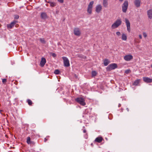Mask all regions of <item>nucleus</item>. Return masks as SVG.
Masks as SVG:
<instances>
[{
	"label": "nucleus",
	"instance_id": "obj_24",
	"mask_svg": "<svg viewBox=\"0 0 152 152\" xmlns=\"http://www.w3.org/2000/svg\"><path fill=\"white\" fill-rule=\"evenodd\" d=\"M40 42L43 44H45L46 43L45 41L44 38H40L39 39Z\"/></svg>",
	"mask_w": 152,
	"mask_h": 152
},
{
	"label": "nucleus",
	"instance_id": "obj_2",
	"mask_svg": "<svg viewBox=\"0 0 152 152\" xmlns=\"http://www.w3.org/2000/svg\"><path fill=\"white\" fill-rule=\"evenodd\" d=\"M94 4L93 1H91L88 5L87 11L89 14L91 15L92 13L93 6Z\"/></svg>",
	"mask_w": 152,
	"mask_h": 152
},
{
	"label": "nucleus",
	"instance_id": "obj_26",
	"mask_svg": "<svg viewBox=\"0 0 152 152\" xmlns=\"http://www.w3.org/2000/svg\"><path fill=\"white\" fill-rule=\"evenodd\" d=\"M54 73L56 75H58L60 74V72L58 70L56 69L55 70Z\"/></svg>",
	"mask_w": 152,
	"mask_h": 152
},
{
	"label": "nucleus",
	"instance_id": "obj_34",
	"mask_svg": "<svg viewBox=\"0 0 152 152\" xmlns=\"http://www.w3.org/2000/svg\"><path fill=\"white\" fill-rule=\"evenodd\" d=\"M58 1L61 3H63L64 2V0H58Z\"/></svg>",
	"mask_w": 152,
	"mask_h": 152
},
{
	"label": "nucleus",
	"instance_id": "obj_4",
	"mask_svg": "<svg viewBox=\"0 0 152 152\" xmlns=\"http://www.w3.org/2000/svg\"><path fill=\"white\" fill-rule=\"evenodd\" d=\"M75 101L82 105L84 106L86 104L85 100L82 97L77 98L75 99Z\"/></svg>",
	"mask_w": 152,
	"mask_h": 152
},
{
	"label": "nucleus",
	"instance_id": "obj_8",
	"mask_svg": "<svg viewBox=\"0 0 152 152\" xmlns=\"http://www.w3.org/2000/svg\"><path fill=\"white\" fill-rule=\"evenodd\" d=\"M102 6L100 4L97 5L95 7V11L97 13H99L102 10Z\"/></svg>",
	"mask_w": 152,
	"mask_h": 152
},
{
	"label": "nucleus",
	"instance_id": "obj_40",
	"mask_svg": "<svg viewBox=\"0 0 152 152\" xmlns=\"http://www.w3.org/2000/svg\"><path fill=\"white\" fill-rule=\"evenodd\" d=\"M119 0L120 2H122L124 0Z\"/></svg>",
	"mask_w": 152,
	"mask_h": 152
},
{
	"label": "nucleus",
	"instance_id": "obj_25",
	"mask_svg": "<svg viewBox=\"0 0 152 152\" xmlns=\"http://www.w3.org/2000/svg\"><path fill=\"white\" fill-rule=\"evenodd\" d=\"M97 74L96 72L95 71H93L92 72V77H94Z\"/></svg>",
	"mask_w": 152,
	"mask_h": 152
},
{
	"label": "nucleus",
	"instance_id": "obj_38",
	"mask_svg": "<svg viewBox=\"0 0 152 152\" xmlns=\"http://www.w3.org/2000/svg\"><path fill=\"white\" fill-rule=\"evenodd\" d=\"M47 139H46V138H45V139H44V141L45 142L47 140Z\"/></svg>",
	"mask_w": 152,
	"mask_h": 152
},
{
	"label": "nucleus",
	"instance_id": "obj_32",
	"mask_svg": "<svg viewBox=\"0 0 152 152\" xmlns=\"http://www.w3.org/2000/svg\"><path fill=\"white\" fill-rule=\"evenodd\" d=\"M116 34L119 36H120L121 35V33L119 31H117L116 33Z\"/></svg>",
	"mask_w": 152,
	"mask_h": 152
},
{
	"label": "nucleus",
	"instance_id": "obj_27",
	"mask_svg": "<svg viewBox=\"0 0 152 152\" xmlns=\"http://www.w3.org/2000/svg\"><path fill=\"white\" fill-rule=\"evenodd\" d=\"M27 102L28 103V104L29 105H31L32 104V102L31 101L30 99H28L27 100Z\"/></svg>",
	"mask_w": 152,
	"mask_h": 152
},
{
	"label": "nucleus",
	"instance_id": "obj_23",
	"mask_svg": "<svg viewBox=\"0 0 152 152\" xmlns=\"http://www.w3.org/2000/svg\"><path fill=\"white\" fill-rule=\"evenodd\" d=\"M31 141L30 137H28L26 139V142L28 144H30Z\"/></svg>",
	"mask_w": 152,
	"mask_h": 152
},
{
	"label": "nucleus",
	"instance_id": "obj_19",
	"mask_svg": "<svg viewBox=\"0 0 152 152\" xmlns=\"http://www.w3.org/2000/svg\"><path fill=\"white\" fill-rule=\"evenodd\" d=\"M110 63V61L107 59H105L104 61V64L105 66H107Z\"/></svg>",
	"mask_w": 152,
	"mask_h": 152
},
{
	"label": "nucleus",
	"instance_id": "obj_35",
	"mask_svg": "<svg viewBox=\"0 0 152 152\" xmlns=\"http://www.w3.org/2000/svg\"><path fill=\"white\" fill-rule=\"evenodd\" d=\"M31 144H35V142H34V141H31Z\"/></svg>",
	"mask_w": 152,
	"mask_h": 152
},
{
	"label": "nucleus",
	"instance_id": "obj_37",
	"mask_svg": "<svg viewBox=\"0 0 152 152\" xmlns=\"http://www.w3.org/2000/svg\"><path fill=\"white\" fill-rule=\"evenodd\" d=\"M86 130L85 129H84L83 130V132L84 133H86Z\"/></svg>",
	"mask_w": 152,
	"mask_h": 152
},
{
	"label": "nucleus",
	"instance_id": "obj_22",
	"mask_svg": "<svg viewBox=\"0 0 152 152\" xmlns=\"http://www.w3.org/2000/svg\"><path fill=\"white\" fill-rule=\"evenodd\" d=\"M48 3L50 4V6L52 7H54L56 5V3L54 2L50 1Z\"/></svg>",
	"mask_w": 152,
	"mask_h": 152
},
{
	"label": "nucleus",
	"instance_id": "obj_36",
	"mask_svg": "<svg viewBox=\"0 0 152 152\" xmlns=\"http://www.w3.org/2000/svg\"><path fill=\"white\" fill-rule=\"evenodd\" d=\"M139 38L140 39H142V35L141 34H140L139 35Z\"/></svg>",
	"mask_w": 152,
	"mask_h": 152
},
{
	"label": "nucleus",
	"instance_id": "obj_7",
	"mask_svg": "<svg viewBox=\"0 0 152 152\" xmlns=\"http://www.w3.org/2000/svg\"><path fill=\"white\" fill-rule=\"evenodd\" d=\"M125 22L126 24L127 31L130 32V23L129 20L127 18L125 19Z\"/></svg>",
	"mask_w": 152,
	"mask_h": 152
},
{
	"label": "nucleus",
	"instance_id": "obj_10",
	"mask_svg": "<svg viewBox=\"0 0 152 152\" xmlns=\"http://www.w3.org/2000/svg\"><path fill=\"white\" fill-rule=\"evenodd\" d=\"M74 34L76 36H79L80 34V32L78 28H75L74 29Z\"/></svg>",
	"mask_w": 152,
	"mask_h": 152
},
{
	"label": "nucleus",
	"instance_id": "obj_16",
	"mask_svg": "<svg viewBox=\"0 0 152 152\" xmlns=\"http://www.w3.org/2000/svg\"><path fill=\"white\" fill-rule=\"evenodd\" d=\"M102 140L103 138L102 137H97L96 138L95 141L99 143H100L102 142Z\"/></svg>",
	"mask_w": 152,
	"mask_h": 152
},
{
	"label": "nucleus",
	"instance_id": "obj_17",
	"mask_svg": "<svg viewBox=\"0 0 152 152\" xmlns=\"http://www.w3.org/2000/svg\"><path fill=\"white\" fill-rule=\"evenodd\" d=\"M108 1L107 0H103V5L105 7H107L108 4Z\"/></svg>",
	"mask_w": 152,
	"mask_h": 152
},
{
	"label": "nucleus",
	"instance_id": "obj_15",
	"mask_svg": "<svg viewBox=\"0 0 152 152\" xmlns=\"http://www.w3.org/2000/svg\"><path fill=\"white\" fill-rule=\"evenodd\" d=\"M46 63V60L45 58L43 57L42 58H41V60L40 62V65L41 66H43Z\"/></svg>",
	"mask_w": 152,
	"mask_h": 152
},
{
	"label": "nucleus",
	"instance_id": "obj_12",
	"mask_svg": "<svg viewBox=\"0 0 152 152\" xmlns=\"http://www.w3.org/2000/svg\"><path fill=\"white\" fill-rule=\"evenodd\" d=\"M140 0H135L134 1V4L137 7H139L140 6Z\"/></svg>",
	"mask_w": 152,
	"mask_h": 152
},
{
	"label": "nucleus",
	"instance_id": "obj_1",
	"mask_svg": "<svg viewBox=\"0 0 152 152\" xmlns=\"http://www.w3.org/2000/svg\"><path fill=\"white\" fill-rule=\"evenodd\" d=\"M122 23L121 19H117L115 22L112 25L111 28L114 29L118 28Z\"/></svg>",
	"mask_w": 152,
	"mask_h": 152
},
{
	"label": "nucleus",
	"instance_id": "obj_9",
	"mask_svg": "<svg viewBox=\"0 0 152 152\" xmlns=\"http://www.w3.org/2000/svg\"><path fill=\"white\" fill-rule=\"evenodd\" d=\"M124 58L125 60L126 61H129L133 59V56L129 54L124 56Z\"/></svg>",
	"mask_w": 152,
	"mask_h": 152
},
{
	"label": "nucleus",
	"instance_id": "obj_13",
	"mask_svg": "<svg viewBox=\"0 0 152 152\" xmlns=\"http://www.w3.org/2000/svg\"><path fill=\"white\" fill-rule=\"evenodd\" d=\"M17 23V21H14L11 23L10 24H8L7 25V27L8 28H11L14 26V25Z\"/></svg>",
	"mask_w": 152,
	"mask_h": 152
},
{
	"label": "nucleus",
	"instance_id": "obj_20",
	"mask_svg": "<svg viewBox=\"0 0 152 152\" xmlns=\"http://www.w3.org/2000/svg\"><path fill=\"white\" fill-rule=\"evenodd\" d=\"M41 17L42 19H45L47 18V15L46 13L42 12L41 14Z\"/></svg>",
	"mask_w": 152,
	"mask_h": 152
},
{
	"label": "nucleus",
	"instance_id": "obj_30",
	"mask_svg": "<svg viewBox=\"0 0 152 152\" xmlns=\"http://www.w3.org/2000/svg\"><path fill=\"white\" fill-rule=\"evenodd\" d=\"M130 72V70L129 69L125 71V73L126 74H128Z\"/></svg>",
	"mask_w": 152,
	"mask_h": 152
},
{
	"label": "nucleus",
	"instance_id": "obj_33",
	"mask_svg": "<svg viewBox=\"0 0 152 152\" xmlns=\"http://www.w3.org/2000/svg\"><path fill=\"white\" fill-rule=\"evenodd\" d=\"M52 56L53 57H55L56 56V55L55 53H53L52 54Z\"/></svg>",
	"mask_w": 152,
	"mask_h": 152
},
{
	"label": "nucleus",
	"instance_id": "obj_11",
	"mask_svg": "<svg viewBox=\"0 0 152 152\" xmlns=\"http://www.w3.org/2000/svg\"><path fill=\"white\" fill-rule=\"evenodd\" d=\"M143 81L146 83H150L152 82V79L148 77H144L143 78Z\"/></svg>",
	"mask_w": 152,
	"mask_h": 152
},
{
	"label": "nucleus",
	"instance_id": "obj_14",
	"mask_svg": "<svg viewBox=\"0 0 152 152\" xmlns=\"http://www.w3.org/2000/svg\"><path fill=\"white\" fill-rule=\"evenodd\" d=\"M148 18L150 19H152V9H150L147 11Z\"/></svg>",
	"mask_w": 152,
	"mask_h": 152
},
{
	"label": "nucleus",
	"instance_id": "obj_39",
	"mask_svg": "<svg viewBox=\"0 0 152 152\" xmlns=\"http://www.w3.org/2000/svg\"><path fill=\"white\" fill-rule=\"evenodd\" d=\"M126 110H127L128 111H129V109L128 108H127L126 109Z\"/></svg>",
	"mask_w": 152,
	"mask_h": 152
},
{
	"label": "nucleus",
	"instance_id": "obj_18",
	"mask_svg": "<svg viewBox=\"0 0 152 152\" xmlns=\"http://www.w3.org/2000/svg\"><path fill=\"white\" fill-rule=\"evenodd\" d=\"M140 79H138L135 80L133 83V85L134 86H137L138 84H139V83L140 82Z\"/></svg>",
	"mask_w": 152,
	"mask_h": 152
},
{
	"label": "nucleus",
	"instance_id": "obj_5",
	"mask_svg": "<svg viewBox=\"0 0 152 152\" xmlns=\"http://www.w3.org/2000/svg\"><path fill=\"white\" fill-rule=\"evenodd\" d=\"M117 67V65L116 64L113 63L109 65L106 68L107 71H110L114 69Z\"/></svg>",
	"mask_w": 152,
	"mask_h": 152
},
{
	"label": "nucleus",
	"instance_id": "obj_28",
	"mask_svg": "<svg viewBox=\"0 0 152 152\" xmlns=\"http://www.w3.org/2000/svg\"><path fill=\"white\" fill-rule=\"evenodd\" d=\"M7 81V79H2V82L3 83L5 84Z\"/></svg>",
	"mask_w": 152,
	"mask_h": 152
},
{
	"label": "nucleus",
	"instance_id": "obj_41",
	"mask_svg": "<svg viewBox=\"0 0 152 152\" xmlns=\"http://www.w3.org/2000/svg\"><path fill=\"white\" fill-rule=\"evenodd\" d=\"M120 104H119V107H120Z\"/></svg>",
	"mask_w": 152,
	"mask_h": 152
},
{
	"label": "nucleus",
	"instance_id": "obj_6",
	"mask_svg": "<svg viewBox=\"0 0 152 152\" xmlns=\"http://www.w3.org/2000/svg\"><path fill=\"white\" fill-rule=\"evenodd\" d=\"M62 58L64 61V66L65 67H68L70 66L69 61L68 58L65 57H62Z\"/></svg>",
	"mask_w": 152,
	"mask_h": 152
},
{
	"label": "nucleus",
	"instance_id": "obj_29",
	"mask_svg": "<svg viewBox=\"0 0 152 152\" xmlns=\"http://www.w3.org/2000/svg\"><path fill=\"white\" fill-rule=\"evenodd\" d=\"M19 16L18 15H15L14 16V18L15 19H18L19 18Z\"/></svg>",
	"mask_w": 152,
	"mask_h": 152
},
{
	"label": "nucleus",
	"instance_id": "obj_31",
	"mask_svg": "<svg viewBox=\"0 0 152 152\" xmlns=\"http://www.w3.org/2000/svg\"><path fill=\"white\" fill-rule=\"evenodd\" d=\"M143 35L144 37H146L147 36V34L145 32L143 33Z\"/></svg>",
	"mask_w": 152,
	"mask_h": 152
},
{
	"label": "nucleus",
	"instance_id": "obj_3",
	"mask_svg": "<svg viewBox=\"0 0 152 152\" xmlns=\"http://www.w3.org/2000/svg\"><path fill=\"white\" fill-rule=\"evenodd\" d=\"M128 2L127 1H125L122 5V10L123 12H126L128 9Z\"/></svg>",
	"mask_w": 152,
	"mask_h": 152
},
{
	"label": "nucleus",
	"instance_id": "obj_21",
	"mask_svg": "<svg viewBox=\"0 0 152 152\" xmlns=\"http://www.w3.org/2000/svg\"><path fill=\"white\" fill-rule=\"evenodd\" d=\"M122 40L126 41L127 39V36L126 35L124 34H123L122 36Z\"/></svg>",
	"mask_w": 152,
	"mask_h": 152
}]
</instances>
